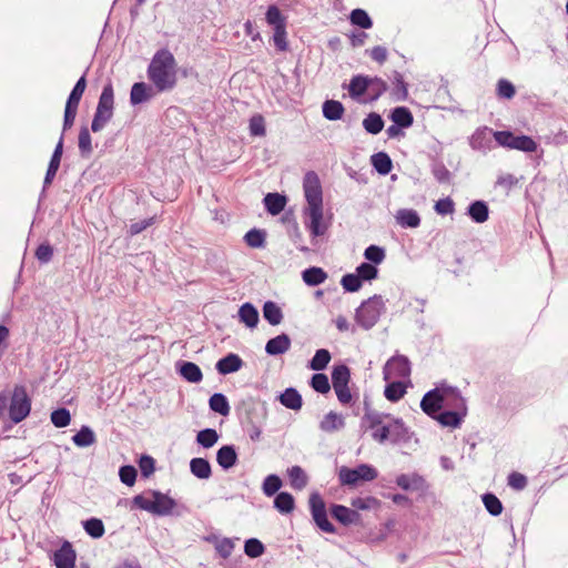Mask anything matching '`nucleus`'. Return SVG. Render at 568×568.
Returning <instances> with one entry per match:
<instances>
[{
	"label": "nucleus",
	"mask_w": 568,
	"mask_h": 568,
	"mask_svg": "<svg viewBox=\"0 0 568 568\" xmlns=\"http://www.w3.org/2000/svg\"><path fill=\"white\" fill-rule=\"evenodd\" d=\"M304 195L307 206L304 210L308 217L307 226L314 236L323 235L327 226L323 223V191L317 173L310 171L303 179Z\"/></svg>",
	"instance_id": "1"
},
{
	"label": "nucleus",
	"mask_w": 568,
	"mask_h": 568,
	"mask_svg": "<svg viewBox=\"0 0 568 568\" xmlns=\"http://www.w3.org/2000/svg\"><path fill=\"white\" fill-rule=\"evenodd\" d=\"M148 78L158 92L171 91L178 83L176 62L168 49L155 52L149 67Z\"/></svg>",
	"instance_id": "2"
},
{
	"label": "nucleus",
	"mask_w": 568,
	"mask_h": 568,
	"mask_svg": "<svg viewBox=\"0 0 568 568\" xmlns=\"http://www.w3.org/2000/svg\"><path fill=\"white\" fill-rule=\"evenodd\" d=\"M444 405L453 406L457 409H466L465 399L454 388L432 389L424 395L420 402V408L430 417H436V414Z\"/></svg>",
	"instance_id": "3"
},
{
	"label": "nucleus",
	"mask_w": 568,
	"mask_h": 568,
	"mask_svg": "<svg viewBox=\"0 0 568 568\" xmlns=\"http://www.w3.org/2000/svg\"><path fill=\"white\" fill-rule=\"evenodd\" d=\"M150 494L153 499H149L144 495L134 496L133 506L156 516H168L176 506V501L166 494L159 490H151Z\"/></svg>",
	"instance_id": "4"
},
{
	"label": "nucleus",
	"mask_w": 568,
	"mask_h": 568,
	"mask_svg": "<svg viewBox=\"0 0 568 568\" xmlns=\"http://www.w3.org/2000/svg\"><path fill=\"white\" fill-rule=\"evenodd\" d=\"M385 312V302L381 295H374L364 301L356 310L355 320L364 329H371Z\"/></svg>",
	"instance_id": "5"
},
{
	"label": "nucleus",
	"mask_w": 568,
	"mask_h": 568,
	"mask_svg": "<svg viewBox=\"0 0 568 568\" xmlns=\"http://www.w3.org/2000/svg\"><path fill=\"white\" fill-rule=\"evenodd\" d=\"M377 470L368 465L361 464L355 468H348L343 466L338 471V479L342 485L345 486H355L359 481H372L377 478Z\"/></svg>",
	"instance_id": "6"
},
{
	"label": "nucleus",
	"mask_w": 568,
	"mask_h": 568,
	"mask_svg": "<svg viewBox=\"0 0 568 568\" xmlns=\"http://www.w3.org/2000/svg\"><path fill=\"white\" fill-rule=\"evenodd\" d=\"M9 402V417L14 424L22 422L30 414L31 400L23 386L14 387Z\"/></svg>",
	"instance_id": "7"
},
{
	"label": "nucleus",
	"mask_w": 568,
	"mask_h": 568,
	"mask_svg": "<svg viewBox=\"0 0 568 568\" xmlns=\"http://www.w3.org/2000/svg\"><path fill=\"white\" fill-rule=\"evenodd\" d=\"M494 139L500 146L528 153L535 152L538 146L530 136L515 135L510 131H496Z\"/></svg>",
	"instance_id": "8"
},
{
	"label": "nucleus",
	"mask_w": 568,
	"mask_h": 568,
	"mask_svg": "<svg viewBox=\"0 0 568 568\" xmlns=\"http://www.w3.org/2000/svg\"><path fill=\"white\" fill-rule=\"evenodd\" d=\"M308 503L311 514L316 526L325 532L334 534L335 527L327 518L325 503L321 495L318 493H313L310 496Z\"/></svg>",
	"instance_id": "9"
},
{
	"label": "nucleus",
	"mask_w": 568,
	"mask_h": 568,
	"mask_svg": "<svg viewBox=\"0 0 568 568\" xmlns=\"http://www.w3.org/2000/svg\"><path fill=\"white\" fill-rule=\"evenodd\" d=\"M383 375L387 382L396 378H408L410 375V362L404 355L393 356L384 365Z\"/></svg>",
	"instance_id": "10"
},
{
	"label": "nucleus",
	"mask_w": 568,
	"mask_h": 568,
	"mask_svg": "<svg viewBox=\"0 0 568 568\" xmlns=\"http://www.w3.org/2000/svg\"><path fill=\"white\" fill-rule=\"evenodd\" d=\"M496 131L487 126L478 128L470 136L469 144L473 150L486 153L493 148V139Z\"/></svg>",
	"instance_id": "11"
},
{
	"label": "nucleus",
	"mask_w": 568,
	"mask_h": 568,
	"mask_svg": "<svg viewBox=\"0 0 568 568\" xmlns=\"http://www.w3.org/2000/svg\"><path fill=\"white\" fill-rule=\"evenodd\" d=\"M77 559L75 550L70 541L64 540L59 549L53 552L52 560L57 568H74Z\"/></svg>",
	"instance_id": "12"
},
{
	"label": "nucleus",
	"mask_w": 568,
	"mask_h": 568,
	"mask_svg": "<svg viewBox=\"0 0 568 568\" xmlns=\"http://www.w3.org/2000/svg\"><path fill=\"white\" fill-rule=\"evenodd\" d=\"M396 484L406 491L424 493L428 488L426 479L417 473L397 476Z\"/></svg>",
	"instance_id": "13"
},
{
	"label": "nucleus",
	"mask_w": 568,
	"mask_h": 568,
	"mask_svg": "<svg viewBox=\"0 0 568 568\" xmlns=\"http://www.w3.org/2000/svg\"><path fill=\"white\" fill-rule=\"evenodd\" d=\"M62 153H63V133L61 134L55 148H54V151H53V154L50 159V162H49V165H48V170H47V173H45V176H44V181H43V191L52 183V181L54 180L55 178V174L59 170V166H60V163H61V158H62Z\"/></svg>",
	"instance_id": "14"
},
{
	"label": "nucleus",
	"mask_w": 568,
	"mask_h": 568,
	"mask_svg": "<svg viewBox=\"0 0 568 568\" xmlns=\"http://www.w3.org/2000/svg\"><path fill=\"white\" fill-rule=\"evenodd\" d=\"M331 515L334 519L345 526L358 524L361 521V515L357 510L347 508L343 505H332Z\"/></svg>",
	"instance_id": "15"
},
{
	"label": "nucleus",
	"mask_w": 568,
	"mask_h": 568,
	"mask_svg": "<svg viewBox=\"0 0 568 568\" xmlns=\"http://www.w3.org/2000/svg\"><path fill=\"white\" fill-rule=\"evenodd\" d=\"M242 366V358L237 354L230 353L217 361L215 368L220 374L227 375L240 371Z\"/></svg>",
	"instance_id": "16"
},
{
	"label": "nucleus",
	"mask_w": 568,
	"mask_h": 568,
	"mask_svg": "<svg viewBox=\"0 0 568 568\" xmlns=\"http://www.w3.org/2000/svg\"><path fill=\"white\" fill-rule=\"evenodd\" d=\"M291 347V338L287 334L282 333L267 341L265 352L271 356L282 355Z\"/></svg>",
	"instance_id": "17"
},
{
	"label": "nucleus",
	"mask_w": 568,
	"mask_h": 568,
	"mask_svg": "<svg viewBox=\"0 0 568 568\" xmlns=\"http://www.w3.org/2000/svg\"><path fill=\"white\" fill-rule=\"evenodd\" d=\"M388 414H383L377 410L371 409L368 404L365 402V414L361 420V427L365 430L375 429L376 427L384 424L386 418H389Z\"/></svg>",
	"instance_id": "18"
},
{
	"label": "nucleus",
	"mask_w": 568,
	"mask_h": 568,
	"mask_svg": "<svg viewBox=\"0 0 568 568\" xmlns=\"http://www.w3.org/2000/svg\"><path fill=\"white\" fill-rule=\"evenodd\" d=\"M154 95L151 85L144 82H136L132 85L130 92V102L132 105H138L151 100Z\"/></svg>",
	"instance_id": "19"
},
{
	"label": "nucleus",
	"mask_w": 568,
	"mask_h": 568,
	"mask_svg": "<svg viewBox=\"0 0 568 568\" xmlns=\"http://www.w3.org/2000/svg\"><path fill=\"white\" fill-rule=\"evenodd\" d=\"M216 462L223 469H230L237 463V453L233 445H224L216 453Z\"/></svg>",
	"instance_id": "20"
},
{
	"label": "nucleus",
	"mask_w": 568,
	"mask_h": 568,
	"mask_svg": "<svg viewBox=\"0 0 568 568\" xmlns=\"http://www.w3.org/2000/svg\"><path fill=\"white\" fill-rule=\"evenodd\" d=\"M280 403L292 410H300L303 405V399L298 390L294 387L286 388L280 396Z\"/></svg>",
	"instance_id": "21"
},
{
	"label": "nucleus",
	"mask_w": 568,
	"mask_h": 568,
	"mask_svg": "<svg viewBox=\"0 0 568 568\" xmlns=\"http://www.w3.org/2000/svg\"><path fill=\"white\" fill-rule=\"evenodd\" d=\"M467 214L475 223H484L489 217V207L485 201L477 200L469 204Z\"/></svg>",
	"instance_id": "22"
},
{
	"label": "nucleus",
	"mask_w": 568,
	"mask_h": 568,
	"mask_svg": "<svg viewBox=\"0 0 568 568\" xmlns=\"http://www.w3.org/2000/svg\"><path fill=\"white\" fill-rule=\"evenodd\" d=\"M239 318L250 328H255L258 324V311L251 303H244L239 310Z\"/></svg>",
	"instance_id": "23"
},
{
	"label": "nucleus",
	"mask_w": 568,
	"mask_h": 568,
	"mask_svg": "<svg viewBox=\"0 0 568 568\" xmlns=\"http://www.w3.org/2000/svg\"><path fill=\"white\" fill-rule=\"evenodd\" d=\"M263 201H264L266 211L271 215L280 214L286 205L285 195H281L278 193H267Z\"/></svg>",
	"instance_id": "24"
},
{
	"label": "nucleus",
	"mask_w": 568,
	"mask_h": 568,
	"mask_svg": "<svg viewBox=\"0 0 568 568\" xmlns=\"http://www.w3.org/2000/svg\"><path fill=\"white\" fill-rule=\"evenodd\" d=\"M179 373L190 383H200L203 378L202 371L192 362H181L179 364Z\"/></svg>",
	"instance_id": "25"
},
{
	"label": "nucleus",
	"mask_w": 568,
	"mask_h": 568,
	"mask_svg": "<svg viewBox=\"0 0 568 568\" xmlns=\"http://www.w3.org/2000/svg\"><path fill=\"white\" fill-rule=\"evenodd\" d=\"M190 470L199 479H209L212 475L209 460L202 457L191 459Z\"/></svg>",
	"instance_id": "26"
},
{
	"label": "nucleus",
	"mask_w": 568,
	"mask_h": 568,
	"mask_svg": "<svg viewBox=\"0 0 568 568\" xmlns=\"http://www.w3.org/2000/svg\"><path fill=\"white\" fill-rule=\"evenodd\" d=\"M302 278L308 286H317L327 278V273L317 266H312L302 272Z\"/></svg>",
	"instance_id": "27"
},
{
	"label": "nucleus",
	"mask_w": 568,
	"mask_h": 568,
	"mask_svg": "<svg viewBox=\"0 0 568 568\" xmlns=\"http://www.w3.org/2000/svg\"><path fill=\"white\" fill-rule=\"evenodd\" d=\"M397 223L403 227H418L420 225V217L415 210L402 209L396 214Z\"/></svg>",
	"instance_id": "28"
},
{
	"label": "nucleus",
	"mask_w": 568,
	"mask_h": 568,
	"mask_svg": "<svg viewBox=\"0 0 568 568\" xmlns=\"http://www.w3.org/2000/svg\"><path fill=\"white\" fill-rule=\"evenodd\" d=\"M373 168L382 175L388 174L393 169L390 156L386 152H378L371 156Z\"/></svg>",
	"instance_id": "29"
},
{
	"label": "nucleus",
	"mask_w": 568,
	"mask_h": 568,
	"mask_svg": "<svg viewBox=\"0 0 568 568\" xmlns=\"http://www.w3.org/2000/svg\"><path fill=\"white\" fill-rule=\"evenodd\" d=\"M345 425L344 419L341 415L335 412L327 413L320 423V428L325 433H333Z\"/></svg>",
	"instance_id": "30"
},
{
	"label": "nucleus",
	"mask_w": 568,
	"mask_h": 568,
	"mask_svg": "<svg viewBox=\"0 0 568 568\" xmlns=\"http://www.w3.org/2000/svg\"><path fill=\"white\" fill-rule=\"evenodd\" d=\"M456 410H446L440 414H436V419L443 425V426H449V427H458L462 423L463 416L466 414V409H457Z\"/></svg>",
	"instance_id": "31"
},
{
	"label": "nucleus",
	"mask_w": 568,
	"mask_h": 568,
	"mask_svg": "<svg viewBox=\"0 0 568 568\" xmlns=\"http://www.w3.org/2000/svg\"><path fill=\"white\" fill-rule=\"evenodd\" d=\"M323 115L329 121H336L342 119L344 114V105L337 100H327L322 106Z\"/></svg>",
	"instance_id": "32"
},
{
	"label": "nucleus",
	"mask_w": 568,
	"mask_h": 568,
	"mask_svg": "<svg viewBox=\"0 0 568 568\" xmlns=\"http://www.w3.org/2000/svg\"><path fill=\"white\" fill-rule=\"evenodd\" d=\"M97 110L113 112L114 110V92L111 82H108L101 92Z\"/></svg>",
	"instance_id": "33"
},
{
	"label": "nucleus",
	"mask_w": 568,
	"mask_h": 568,
	"mask_svg": "<svg viewBox=\"0 0 568 568\" xmlns=\"http://www.w3.org/2000/svg\"><path fill=\"white\" fill-rule=\"evenodd\" d=\"M390 119L395 124L404 129L412 126L414 122L413 114L406 106H396L392 111Z\"/></svg>",
	"instance_id": "34"
},
{
	"label": "nucleus",
	"mask_w": 568,
	"mask_h": 568,
	"mask_svg": "<svg viewBox=\"0 0 568 568\" xmlns=\"http://www.w3.org/2000/svg\"><path fill=\"white\" fill-rule=\"evenodd\" d=\"M209 406L211 410L222 416H227L231 410L229 400L226 396L222 393L213 394L209 399Z\"/></svg>",
	"instance_id": "35"
},
{
	"label": "nucleus",
	"mask_w": 568,
	"mask_h": 568,
	"mask_svg": "<svg viewBox=\"0 0 568 568\" xmlns=\"http://www.w3.org/2000/svg\"><path fill=\"white\" fill-rule=\"evenodd\" d=\"M388 427H389V439L393 443L407 440L409 438L408 429L402 419L393 418V422L388 424Z\"/></svg>",
	"instance_id": "36"
},
{
	"label": "nucleus",
	"mask_w": 568,
	"mask_h": 568,
	"mask_svg": "<svg viewBox=\"0 0 568 568\" xmlns=\"http://www.w3.org/2000/svg\"><path fill=\"white\" fill-rule=\"evenodd\" d=\"M87 88V79L85 74H83L73 87L71 93L69 94V98L67 100L65 106L77 109L79 106L80 100L84 93V90Z\"/></svg>",
	"instance_id": "37"
},
{
	"label": "nucleus",
	"mask_w": 568,
	"mask_h": 568,
	"mask_svg": "<svg viewBox=\"0 0 568 568\" xmlns=\"http://www.w3.org/2000/svg\"><path fill=\"white\" fill-rule=\"evenodd\" d=\"M274 507L281 514H290L294 510L295 507L294 497L287 491L278 493L274 498Z\"/></svg>",
	"instance_id": "38"
},
{
	"label": "nucleus",
	"mask_w": 568,
	"mask_h": 568,
	"mask_svg": "<svg viewBox=\"0 0 568 568\" xmlns=\"http://www.w3.org/2000/svg\"><path fill=\"white\" fill-rule=\"evenodd\" d=\"M263 316L273 326L278 325L283 320L282 310L272 301L264 303Z\"/></svg>",
	"instance_id": "39"
},
{
	"label": "nucleus",
	"mask_w": 568,
	"mask_h": 568,
	"mask_svg": "<svg viewBox=\"0 0 568 568\" xmlns=\"http://www.w3.org/2000/svg\"><path fill=\"white\" fill-rule=\"evenodd\" d=\"M95 434L89 426H82L72 437V442L78 447H89L95 443Z\"/></svg>",
	"instance_id": "40"
},
{
	"label": "nucleus",
	"mask_w": 568,
	"mask_h": 568,
	"mask_svg": "<svg viewBox=\"0 0 568 568\" xmlns=\"http://www.w3.org/2000/svg\"><path fill=\"white\" fill-rule=\"evenodd\" d=\"M369 88V78L364 75H355L352 78L348 92L352 98H358L363 95Z\"/></svg>",
	"instance_id": "41"
},
{
	"label": "nucleus",
	"mask_w": 568,
	"mask_h": 568,
	"mask_svg": "<svg viewBox=\"0 0 568 568\" xmlns=\"http://www.w3.org/2000/svg\"><path fill=\"white\" fill-rule=\"evenodd\" d=\"M349 379H351V371L346 365L341 364V365L334 366V368L332 371L333 388L348 385Z\"/></svg>",
	"instance_id": "42"
},
{
	"label": "nucleus",
	"mask_w": 568,
	"mask_h": 568,
	"mask_svg": "<svg viewBox=\"0 0 568 568\" xmlns=\"http://www.w3.org/2000/svg\"><path fill=\"white\" fill-rule=\"evenodd\" d=\"M393 84L394 88L392 90V95L396 101H405L408 97L407 83L404 81L403 75L395 71L393 74Z\"/></svg>",
	"instance_id": "43"
},
{
	"label": "nucleus",
	"mask_w": 568,
	"mask_h": 568,
	"mask_svg": "<svg viewBox=\"0 0 568 568\" xmlns=\"http://www.w3.org/2000/svg\"><path fill=\"white\" fill-rule=\"evenodd\" d=\"M331 358V353L327 349L320 348L310 361L308 367L313 371L321 372L327 367Z\"/></svg>",
	"instance_id": "44"
},
{
	"label": "nucleus",
	"mask_w": 568,
	"mask_h": 568,
	"mask_svg": "<svg viewBox=\"0 0 568 568\" xmlns=\"http://www.w3.org/2000/svg\"><path fill=\"white\" fill-rule=\"evenodd\" d=\"M244 241L250 247H264L266 241V232L264 230L252 229L244 235Z\"/></svg>",
	"instance_id": "45"
},
{
	"label": "nucleus",
	"mask_w": 568,
	"mask_h": 568,
	"mask_svg": "<svg viewBox=\"0 0 568 568\" xmlns=\"http://www.w3.org/2000/svg\"><path fill=\"white\" fill-rule=\"evenodd\" d=\"M291 486L294 489L301 490L307 485V476L300 466H293L288 470Z\"/></svg>",
	"instance_id": "46"
},
{
	"label": "nucleus",
	"mask_w": 568,
	"mask_h": 568,
	"mask_svg": "<svg viewBox=\"0 0 568 568\" xmlns=\"http://www.w3.org/2000/svg\"><path fill=\"white\" fill-rule=\"evenodd\" d=\"M363 126L366 132L378 134L384 128V120L378 113L372 112L363 120Z\"/></svg>",
	"instance_id": "47"
},
{
	"label": "nucleus",
	"mask_w": 568,
	"mask_h": 568,
	"mask_svg": "<svg viewBox=\"0 0 568 568\" xmlns=\"http://www.w3.org/2000/svg\"><path fill=\"white\" fill-rule=\"evenodd\" d=\"M405 393V385L399 381L388 383L384 390V395L389 402H398Z\"/></svg>",
	"instance_id": "48"
},
{
	"label": "nucleus",
	"mask_w": 568,
	"mask_h": 568,
	"mask_svg": "<svg viewBox=\"0 0 568 568\" xmlns=\"http://www.w3.org/2000/svg\"><path fill=\"white\" fill-rule=\"evenodd\" d=\"M265 19L266 22L273 27V29L286 27V18L282 14L281 10L275 4H272L267 8Z\"/></svg>",
	"instance_id": "49"
},
{
	"label": "nucleus",
	"mask_w": 568,
	"mask_h": 568,
	"mask_svg": "<svg viewBox=\"0 0 568 568\" xmlns=\"http://www.w3.org/2000/svg\"><path fill=\"white\" fill-rule=\"evenodd\" d=\"M351 23L362 29H369L373 26V21L368 13L363 9H354L349 14Z\"/></svg>",
	"instance_id": "50"
},
{
	"label": "nucleus",
	"mask_w": 568,
	"mask_h": 568,
	"mask_svg": "<svg viewBox=\"0 0 568 568\" xmlns=\"http://www.w3.org/2000/svg\"><path fill=\"white\" fill-rule=\"evenodd\" d=\"M219 440V434L213 428H205L200 430L196 436V442L204 448L214 446Z\"/></svg>",
	"instance_id": "51"
},
{
	"label": "nucleus",
	"mask_w": 568,
	"mask_h": 568,
	"mask_svg": "<svg viewBox=\"0 0 568 568\" xmlns=\"http://www.w3.org/2000/svg\"><path fill=\"white\" fill-rule=\"evenodd\" d=\"M83 529L92 538H101L105 532L104 525L99 518H90L83 521Z\"/></svg>",
	"instance_id": "52"
},
{
	"label": "nucleus",
	"mask_w": 568,
	"mask_h": 568,
	"mask_svg": "<svg viewBox=\"0 0 568 568\" xmlns=\"http://www.w3.org/2000/svg\"><path fill=\"white\" fill-rule=\"evenodd\" d=\"M78 145L82 156H89L92 153L91 135L87 126L80 129Z\"/></svg>",
	"instance_id": "53"
},
{
	"label": "nucleus",
	"mask_w": 568,
	"mask_h": 568,
	"mask_svg": "<svg viewBox=\"0 0 568 568\" xmlns=\"http://www.w3.org/2000/svg\"><path fill=\"white\" fill-rule=\"evenodd\" d=\"M483 503L487 509V511L493 516H498L503 511V504L501 501L490 493L483 495Z\"/></svg>",
	"instance_id": "54"
},
{
	"label": "nucleus",
	"mask_w": 568,
	"mask_h": 568,
	"mask_svg": "<svg viewBox=\"0 0 568 568\" xmlns=\"http://www.w3.org/2000/svg\"><path fill=\"white\" fill-rule=\"evenodd\" d=\"M281 487H282L281 478L277 475L272 474V475H268L264 479L263 485H262V490L267 497H271V496L275 495L280 490Z\"/></svg>",
	"instance_id": "55"
},
{
	"label": "nucleus",
	"mask_w": 568,
	"mask_h": 568,
	"mask_svg": "<svg viewBox=\"0 0 568 568\" xmlns=\"http://www.w3.org/2000/svg\"><path fill=\"white\" fill-rule=\"evenodd\" d=\"M264 551H265L264 545L262 544V541H260L256 538H250L244 544V552L246 556H248L251 558H257V557L262 556L264 554Z\"/></svg>",
	"instance_id": "56"
},
{
	"label": "nucleus",
	"mask_w": 568,
	"mask_h": 568,
	"mask_svg": "<svg viewBox=\"0 0 568 568\" xmlns=\"http://www.w3.org/2000/svg\"><path fill=\"white\" fill-rule=\"evenodd\" d=\"M70 422V412L64 407L58 408L51 413V423L58 428L67 427Z\"/></svg>",
	"instance_id": "57"
},
{
	"label": "nucleus",
	"mask_w": 568,
	"mask_h": 568,
	"mask_svg": "<svg viewBox=\"0 0 568 568\" xmlns=\"http://www.w3.org/2000/svg\"><path fill=\"white\" fill-rule=\"evenodd\" d=\"M310 384L315 392L321 394H326L331 389L328 377L323 373L314 374Z\"/></svg>",
	"instance_id": "58"
},
{
	"label": "nucleus",
	"mask_w": 568,
	"mask_h": 568,
	"mask_svg": "<svg viewBox=\"0 0 568 568\" xmlns=\"http://www.w3.org/2000/svg\"><path fill=\"white\" fill-rule=\"evenodd\" d=\"M363 282L361 277L355 273L345 274L341 280V285L346 292H357L362 287Z\"/></svg>",
	"instance_id": "59"
},
{
	"label": "nucleus",
	"mask_w": 568,
	"mask_h": 568,
	"mask_svg": "<svg viewBox=\"0 0 568 568\" xmlns=\"http://www.w3.org/2000/svg\"><path fill=\"white\" fill-rule=\"evenodd\" d=\"M214 546L217 554L224 559L229 558L234 549V542L230 538L214 537Z\"/></svg>",
	"instance_id": "60"
},
{
	"label": "nucleus",
	"mask_w": 568,
	"mask_h": 568,
	"mask_svg": "<svg viewBox=\"0 0 568 568\" xmlns=\"http://www.w3.org/2000/svg\"><path fill=\"white\" fill-rule=\"evenodd\" d=\"M356 274L361 277V281H372L377 277L378 270L371 263H362L356 267Z\"/></svg>",
	"instance_id": "61"
},
{
	"label": "nucleus",
	"mask_w": 568,
	"mask_h": 568,
	"mask_svg": "<svg viewBox=\"0 0 568 568\" xmlns=\"http://www.w3.org/2000/svg\"><path fill=\"white\" fill-rule=\"evenodd\" d=\"M388 89L387 83L381 78H369V91L372 100H377Z\"/></svg>",
	"instance_id": "62"
},
{
	"label": "nucleus",
	"mask_w": 568,
	"mask_h": 568,
	"mask_svg": "<svg viewBox=\"0 0 568 568\" xmlns=\"http://www.w3.org/2000/svg\"><path fill=\"white\" fill-rule=\"evenodd\" d=\"M364 256L374 264H381L385 258V250L377 245H369L365 248Z\"/></svg>",
	"instance_id": "63"
},
{
	"label": "nucleus",
	"mask_w": 568,
	"mask_h": 568,
	"mask_svg": "<svg viewBox=\"0 0 568 568\" xmlns=\"http://www.w3.org/2000/svg\"><path fill=\"white\" fill-rule=\"evenodd\" d=\"M34 255L41 264H48L53 257V247L48 242L41 243Z\"/></svg>",
	"instance_id": "64"
}]
</instances>
